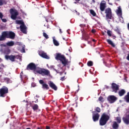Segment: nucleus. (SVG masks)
Listing matches in <instances>:
<instances>
[{"label":"nucleus","mask_w":129,"mask_h":129,"mask_svg":"<svg viewBox=\"0 0 129 129\" xmlns=\"http://www.w3.org/2000/svg\"><path fill=\"white\" fill-rule=\"evenodd\" d=\"M16 37V34L13 31H4L2 33L1 40L5 41L6 39H11L14 40Z\"/></svg>","instance_id":"1"},{"label":"nucleus","mask_w":129,"mask_h":129,"mask_svg":"<svg viewBox=\"0 0 129 129\" xmlns=\"http://www.w3.org/2000/svg\"><path fill=\"white\" fill-rule=\"evenodd\" d=\"M56 60H59L61 61L63 66H66L68 64V59H66V57L64 55H62L61 53H57L55 56Z\"/></svg>","instance_id":"2"},{"label":"nucleus","mask_w":129,"mask_h":129,"mask_svg":"<svg viewBox=\"0 0 129 129\" xmlns=\"http://www.w3.org/2000/svg\"><path fill=\"white\" fill-rule=\"evenodd\" d=\"M109 116L105 114V113H103L101 118L100 119L99 123L100 125H105L107 123V121L109 120Z\"/></svg>","instance_id":"3"},{"label":"nucleus","mask_w":129,"mask_h":129,"mask_svg":"<svg viewBox=\"0 0 129 129\" xmlns=\"http://www.w3.org/2000/svg\"><path fill=\"white\" fill-rule=\"evenodd\" d=\"M9 93V89L6 86H3L0 89V97H5L6 94Z\"/></svg>","instance_id":"4"},{"label":"nucleus","mask_w":129,"mask_h":129,"mask_svg":"<svg viewBox=\"0 0 129 129\" xmlns=\"http://www.w3.org/2000/svg\"><path fill=\"white\" fill-rule=\"evenodd\" d=\"M10 12L11 15V19L12 20H17V17L19 16V12H18V10L11 9H10Z\"/></svg>","instance_id":"5"},{"label":"nucleus","mask_w":129,"mask_h":129,"mask_svg":"<svg viewBox=\"0 0 129 129\" xmlns=\"http://www.w3.org/2000/svg\"><path fill=\"white\" fill-rule=\"evenodd\" d=\"M111 89L112 92L117 93V91L119 90V85L116 84L115 83H112L111 84Z\"/></svg>","instance_id":"6"},{"label":"nucleus","mask_w":129,"mask_h":129,"mask_svg":"<svg viewBox=\"0 0 129 129\" xmlns=\"http://www.w3.org/2000/svg\"><path fill=\"white\" fill-rule=\"evenodd\" d=\"M105 13L106 14V18L107 20H112V14L110 8L106 9L105 11Z\"/></svg>","instance_id":"7"},{"label":"nucleus","mask_w":129,"mask_h":129,"mask_svg":"<svg viewBox=\"0 0 129 129\" xmlns=\"http://www.w3.org/2000/svg\"><path fill=\"white\" fill-rule=\"evenodd\" d=\"M37 73H39V74H41L42 76H44L45 75H49L50 74V71H49L48 70H45V69H41L40 70H39L37 71Z\"/></svg>","instance_id":"8"},{"label":"nucleus","mask_w":129,"mask_h":129,"mask_svg":"<svg viewBox=\"0 0 129 129\" xmlns=\"http://www.w3.org/2000/svg\"><path fill=\"white\" fill-rule=\"evenodd\" d=\"M27 70H36L37 69V66L33 62H31L28 64L26 68Z\"/></svg>","instance_id":"9"},{"label":"nucleus","mask_w":129,"mask_h":129,"mask_svg":"<svg viewBox=\"0 0 129 129\" xmlns=\"http://www.w3.org/2000/svg\"><path fill=\"white\" fill-rule=\"evenodd\" d=\"M107 100L110 103H114L116 100H117V98L115 96L111 95L108 97Z\"/></svg>","instance_id":"10"},{"label":"nucleus","mask_w":129,"mask_h":129,"mask_svg":"<svg viewBox=\"0 0 129 129\" xmlns=\"http://www.w3.org/2000/svg\"><path fill=\"white\" fill-rule=\"evenodd\" d=\"M39 83L40 84H41L42 89H45L46 90H48L49 86L46 83H44L43 80H40Z\"/></svg>","instance_id":"11"},{"label":"nucleus","mask_w":129,"mask_h":129,"mask_svg":"<svg viewBox=\"0 0 129 129\" xmlns=\"http://www.w3.org/2000/svg\"><path fill=\"white\" fill-rule=\"evenodd\" d=\"M39 56L44 58V59H50V57L47 55V53L44 52V51H39L38 53Z\"/></svg>","instance_id":"12"},{"label":"nucleus","mask_w":129,"mask_h":129,"mask_svg":"<svg viewBox=\"0 0 129 129\" xmlns=\"http://www.w3.org/2000/svg\"><path fill=\"white\" fill-rule=\"evenodd\" d=\"M100 116V115L98 113H96L93 114L92 119L93 121H98V120L99 119V117Z\"/></svg>","instance_id":"13"},{"label":"nucleus","mask_w":129,"mask_h":129,"mask_svg":"<svg viewBox=\"0 0 129 129\" xmlns=\"http://www.w3.org/2000/svg\"><path fill=\"white\" fill-rule=\"evenodd\" d=\"M82 38L84 39L85 41H87L89 39V35L86 31H82Z\"/></svg>","instance_id":"14"},{"label":"nucleus","mask_w":129,"mask_h":129,"mask_svg":"<svg viewBox=\"0 0 129 129\" xmlns=\"http://www.w3.org/2000/svg\"><path fill=\"white\" fill-rule=\"evenodd\" d=\"M20 31L23 34H27V26L25 24H23L22 25H20Z\"/></svg>","instance_id":"15"},{"label":"nucleus","mask_w":129,"mask_h":129,"mask_svg":"<svg viewBox=\"0 0 129 129\" xmlns=\"http://www.w3.org/2000/svg\"><path fill=\"white\" fill-rule=\"evenodd\" d=\"M5 58L7 60H10L12 62H15V55H5Z\"/></svg>","instance_id":"16"},{"label":"nucleus","mask_w":129,"mask_h":129,"mask_svg":"<svg viewBox=\"0 0 129 129\" xmlns=\"http://www.w3.org/2000/svg\"><path fill=\"white\" fill-rule=\"evenodd\" d=\"M116 14L117 16L119 17V18H122V12L121 11V8L120 7H118L117 11Z\"/></svg>","instance_id":"17"},{"label":"nucleus","mask_w":129,"mask_h":129,"mask_svg":"<svg viewBox=\"0 0 129 129\" xmlns=\"http://www.w3.org/2000/svg\"><path fill=\"white\" fill-rule=\"evenodd\" d=\"M49 85L52 89H53L54 90H57V86H56V85L54 84L53 82L51 81L49 82Z\"/></svg>","instance_id":"18"},{"label":"nucleus","mask_w":129,"mask_h":129,"mask_svg":"<svg viewBox=\"0 0 129 129\" xmlns=\"http://www.w3.org/2000/svg\"><path fill=\"white\" fill-rule=\"evenodd\" d=\"M105 3H101L100 4V10L101 12H104L105 10V8H106Z\"/></svg>","instance_id":"19"},{"label":"nucleus","mask_w":129,"mask_h":129,"mask_svg":"<svg viewBox=\"0 0 129 129\" xmlns=\"http://www.w3.org/2000/svg\"><path fill=\"white\" fill-rule=\"evenodd\" d=\"M123 120L125 124H129V114L126 115V118H123Z\"/></svg>","instance_id":"20"},{"label":"nucleus","mask_w":129,"mask_h":129,"mask_svg":"<svg viewBox=\"0 0 129 129\" xmlns=\"http://www.w3.org/2000/svg\"><path fill=\"white\" fill-rule=\"evenodd\" d=\"M3 53L4 54H6L7 55H9V54L11 53V49H10L9 47H5L3 50Z\"/></svg>","instance_id":"21"},{"label":"nucleus","mask_w":129,"mask_h":129,"mask_svg":"<svg viewBox=\"0 0 129 129\" xmlns=\"http://www.w3.org/2000/svg\"><path fill=\"white\" fill-rule=\"evenodd\" d=\"M118 127H119V125H118V123H117L116 121L113 122L112 128L118 129Z\"/></svg>","instance_id":"22"},{"label":"nucleus","mask_w":129,"mask_h":129,"mask_svg":"<svg viewBox=\"0 0 129 129\" xmlns=\"http://www.w3.org/2000/svg\"><path fill=\"white\" fill-rule=\"evenodd\" d=\"M118 93L119 96H123L125 94V90L124 89H121L118 91Z\"/></svg>","instance_id":"23"},{"label":"nucleus","mask_w":129,"mask_h":129,"mask_svg":"<svg viewBox=\"0 0 129 129\" xmlns=\"http://www.w3.org/2000/svg\"><path fill=\"white\" fill-rule=\"evenodd\" d=\"M106 42H107L108 44L112 46V47L113 48L115 47V44H114V43H113L112 41H111L110 39H107Z\"/></svg>","instance_id":"24"},{"label":"nucleus","mask_w":129,"mask_h":129,"mask_svg":"<svg viewBox=\"0 0 129 129\" xmlns=\"http://www.w3.org/2000/svg\"><path fill=\"white\" fill-rule=\"evenodd\" d=\"M6 45L7 46H9V47H13V46L15 45V42L13 41L8 42L6 43Z\"/></svg>","instance_id":"25"},{"label":"nucleus","mask_w":129,"mask_h":129,"mask_svg":"<svg viewBox=\"0 0 129 129\" xmlns=\"http://www.w3.org/2000/svg\"><path fill=\"white\" fill-rule=\"evenodd\" d=\"M124 98L126 102H127L128 103H129V92L127 93V95H126L124 96Z\"/></svg>","instance_id":"26"},{"label":"nucleus","mask_w":129,"mask_h":129,"mask_svg":"<svg viewBox=\"0 0 129 129\" xmlns=\"http://www.w3.org/2000/svg\"><path fill=\"white\" fill-rule=\"evenodd\" d=\"M16 24H17V25H23L25 24L24 22L22 20H16Z\"/></svg>","instance_id":"27"},{"label":"nucleus","mask_w":129,"mask_h":129,"mask_svg":"<svg viewBox=\"0 0 129 129\" xmlns=\"http://www.w3.org/2000/svg\"><path fill=\"white\" fill-rule=\"evenodd\" d=\"M90 13L91 15H92L93 17H96V13H95L94 10L92 9L90 10Z\"/></svg>","instance_id":"28"},{"label":"nucleus","mask_w":129,"mask_h":129,"mask_svg":"<svg viewBox=\"0 0 129 129\" xmlns=\"http://www.w3.org/2000/svg\"><path fill=\"white\" fill-rule=\"evenodd\" d=\"M39 108V106L37 104H34L32 106V109L35 111V110H38Z\"/></svg>","instance_id":"29"},{"label":"nucleus","mask_w":129,"mask_h":129,"mask_svg":"<svg viewBox=\"0 0 129 129\" xmlns=\"http://www.w3.org/2000/svg\"><path fill=\"white\" fill-rule=\"evenodd\" d=\"M87 65L88 66H89V67H91L93 66V62H92V61L90 60L88 61Z\"/></svg>","instance_id":"30"},{"label":"nucleus","mask_w":129,"mask_h":129,"mask_svg":"<svg viewBox=\"0 0 129 129\" xmlns=\"http://www.w3.org/2000/svg\"><path fill=\"white\" fill-rule=\"evenodd\" d=\"M53 44L54 45H55V46H59V42L57 40H56V39H53Z\"/></svg>","instance_id":"31"},{"label":"nucleus","mask_w":129,"mask_h":129,"mask_svg":"<svg viewBox=\"0 0 129 129\" xmlns=\"http://www.w3.org/2000/svg\"><path fill=\"white\" fill-rule=\"evenodd\" d=\"M116 120L117 123H120V122H121V118H120V117H117Z\"/></svg>","instance_id":"32"},{"label":"nucleus","mask_w":129,"mask_h":129,"mask_svg":"<svg viewBox=\"0 0 129 129\" xmlns=\"http://www.w3.org/2000/svg\"><path fill=\"white\" fill-rule=\"evenodd\" d=\"M5 4H7L6 0H0V6H4Z\"/></svg>","instance_id":"33"},{"label":"nucleus","mask_w":129,"mask_h":129,"mask_svg":"<svg viewBox=\"0 0 129 129\" xmlns=\"http://www.w3.org/2000/svg\"><path fill=\"white\" fill-rule=\"evenodd\" d=\"M114 31L115 32H116L118 35H120V31H119V29H118V28L116 27V28L114 29Z\"/></svg>","instance_id":"34"},{"label":"nucleus","mask_w":129,"mask_h":129,"mask_svg":"<svg viewBox=\"0 0 129 129\" xmlns=\"http://www.w3.org/2000/svg\"><path fill=\"white\" fill-rule=\"evenodd\" d=\"M43 36L45 38V39H48L49 38V36L47 35V33L43 32Z\"/></svg>","instance_id":"35"},{"label":"nucleus","mask_w":129,"mask_h":129,"mask_svg":"<svg viewBox=\"0 0 129 129\" xmlns=\"http://www.w3.org/2000/svg\"><path fill=\"white\" fill-rule=\"evenodd\" d=\"M95 111H96L98 113L100 112V111H101V109H100V108L97 107L95 109Z\"/></svg>","instance_id":"36"},{"label":"nucleus","mask_w":129,"mask_h":129,"mask_svg":"<svg viewBox=\"0 0 129 129\" xmlns=\"http://www.w3.org/2000/svg\"><path fill=\"white\" fill-rule=\"evenodd\" d=\"M99 101H101V102H104V99H103V97L100 96L99 98Z\"/></svg>","instance_id":"37"},{"label":"nucleus","mask_w":129,"mask_h":129,"mask_svg":"<svg viewBox=\"0 0 129 129\" xmlns=\"http://www.w3.org/2000/svg\"><path fill=\"white\" fill-rule=\"evenodd\" d=\"M23 74L24 73H23V72H21L20 75V78L22 81H23V77H24Z\"/></svg>","instance_id":"38"},{"label":"nucleus","mask_w":129,"mask_h":129,"mask_svg":"<svg viewBox=\"0 0 129 129\" xmlns=\"http://www.w3.org/2000/svg\"><path fill=\"white\" fill-rule=\"evenodd\" d=\"M107 34L108 36H109V37H111V32L110 31V30H107Z\"/></svg>","instance_id":"39"},{"label":"nucleus","mask_w":129,"mask_h":129,"mask_svg":"<svg viewBox=\"0 0 129 129\" xmlns=\"http://www.w3.org/2000/svg\"><path fill=\"white\" fill-rule=\"evenodd\" d=\"M20 55H15V59H20Z\"/></svg>","instance_id":"40"},{"label":"nucleus","mask_w":129,"mask_h":129,"mask_svg":"<svg viewBox=\"0 0 129 129\" xmlns=\"http://www.w3.org/2000/svg\"><path fill=\"white\" fill-rule=\"evenodd\" d=\"M2 22H3V23H7V22H8V20H7V19H1Z\"/></svg>","instance_id":"41"},{"label":"nucleus","mask_w":129,"mask_h":129,"mask_svg":"<svg viewBox=\"0 0 129 129\" xmlns=\"http://www.w3.org/2000/svg\"><path fill=\"white\" fill-rule=\"evenodd\" d=\"M4 18V14H3V13L0 12V19L2 20V19Z\"/></svg>","instance_id":"42"},{"label":"nucleus","mask_w":129,"mask_h":129,"mask_svg":"<svg viewBox=\"0 0 129 129\" xmlns=\"http://www.w3.org/2000/svg\"><path fill=\"white\" fill-rule=\"evenodd\" d=\"M4 80H5V81H7V82H10V79L8 78H5Z\"/></svg>","instance_id":"43"},{"label":"nucleus","mask_w":129,"mask_h":129,"mask_svg":"<svg viewBox=\"0 0 129 129\" xmlns=\"http://www.w3.org/2000/svg\"><path fill=\"white\" fill-rule=\"evenodd\" d=\"M61 81H64L65 80V77H62L60 78Z\"/></svg>","instance_id":"44"},{"label":"nucleus","mask_w":129,"mask_h":129,"mask_svg":"<svg viewBox=\"0 0 129 129\" xmlns=\"http://www.w3.org/2000/svg\"><path fill=\"white\" fill-rule=\"evenodd\" d=\"M92 33H93V34H94V33L96 32V30H95V29H92L91 31Z\"/></svg>","instance_id":"45"},{"label":"nucleus","mask_w":129,"mask_h":129,"mask_svg":"<svg viewBox=\"0 0 129 129\" xmlns=\"http://www.w3.org/2000/svg\"><path fill=\"white\" fill-rule=\"evenodd\" d=\"M53 70L54 71H55V72H56V73H59V72H58V71L57 70H56V69H53Z\"/></svg>","instance_id":"46"},{"label":"nucleus","mask_w":129,"mask_h":129,"mask_svg":"<svg viewBox=\"0 0 129 129\" xmlns=\"http://www.w3.org/2000/svg\"><path fill=\"white\" fill-rule=\"evenodd\" d=\"M126 59H127V60H128V61H129V54H128V55L127 56Z\"/></svg>","instance_id":"47"},{"label":"nucleus","mask_w":129,"mask_h":129,"mask_svg":"<svg viewBox=\"0 0 129 129\" xmlns=\"http://www.w3.org/2000/svg\"><path fill=\"white\" fill-rule=\"evenodd\" d=\"M0 27H1V29H5V27L4 26H1Z\"/></svg>","instance_id":"48"},{"label":"nucleus","mask_w":129,"mask_h":129,"mask_svg":"<svg viewBox=\"0 0 129 129\" xmlns=\"http://www.w3.org/2000/svg\"><path fill=\"white\" fill-rule=\"evenodd\" d=\"M46 129H50V126H46Z\"/></svg>","instance_id":"49"},{"label":"nucleus","mask_w":129,"mask_h":129,"mask_svg":"<svg viewBox=\"0 0 129 129\" xmlns=\"http://www.w3.org/2000/svg\"><path fill=\"white\" fill-rule=\"evenodd\" d=\"M22 50H23V51H22L23 53H25V48H23Z\"/></svg>","instance_id":"50"},{"label":"nucleus","mask_w":129,"mask_h":129,"mask_svg":"<svg viewBox=\"0 0 129 129\" xmlns=\"http://www.w3.org/2000/svg\"><path fill=\"white\" fill-rule=\"evenodd\" d=\"M59 32L60 34H62V30H61V29H59Z\"/></svg>","instance_id":"51"},{"label":"nucleus","mask_w":129,"mask_h":129,"mask_svg":"<svg viewBox=\"0 0 129 129\" xmlns=\"http://www.w3.org/2000/svg\"><path fill=\"white\" fill-rule=\"evenodd\" d=\"M35 103H38V99H36V100L35 101Z\"/></svg>","instance_id":"52"},{"label":"nucleus","mask_w":129,"mask_h":129,"mask_svg":"<svg viewBox=\"0 0 129 129\" xmlns=\"http://www.w3.org/2000/svg\"><path fill=\"white\" fill-rule=\"evenodd\" d=\"M0 41H4V40H2V35L0 36Z\"/></svg>","instance_id":"53"},{"label":"nucleus","mask_w":129,"mask_h":129,"mask_svg":"<svg viewBox=\"0 0 129 129\" xmlns=\"http://www.w3.org/2000/svg\"><path fill=\"white\" fill-rule=\"evenodd\" d=\"M26 102H27V104H26V105H27V106H28V105H29V103L28 102V101H26Z\"/></svg>","instance_id":"54"},{"label":"nucleus","mask_w":129,"mask_h":129,"mask_svg":"<svg viewBox=\"0 0 129 129\" xmlns=\"http://www.w3.org/2000/svg\"><path fill=\"white\" fill-rule=\"evenodd\" d=\"M113 38H114V39H115V38H116V37L115 36H112Z\"/></svg>","instance_id":"55"},{"label":"nucleus","mask_w":129,"mask_h":129,"mask_svg":"<svg viewBox=\"0 0 129 129\" xmlns=\"http://www.w3.org/2000/svg\"><path fill=\"white\" fill-rule=\"evenodd\" d=\"M3 61V60L2 59V58H0V63H1V62Z\"/></svg>","instance_id":"56"},{"label":"nucleus","mask_w":129,"mask_h":129,"mask_svg":"<svg viewBox=\"0 0 129 129\" xmlns=\"http://www.w3.org/2000/svg\"><path fill=\"white\" fill-rule=\"evenodd\" d=\"M92 41H93V42H96L95 39H93Z\"/></svg>","instance_id":"57"},{"label":"nucleus","mask_w":129,"mask_h":129,"mask_svg":"<svg viewBox=\"0 0 129 129\" xmlns=\"http://www.w3.org/2000/svg\"><path fill=\"white\" fill-rule=\"evenodd\" d=\"M92 2H93V3H94H94H95V0H92Z\"/></svg>","instance_id":"58"},{"label":"nucleus","mask_w":129,"mask_h":129,"mask_svg":"<svg viewBox=\"0 0 129 129\" xmlns=\"http://www.w3.org/2000/svg\"><path fill=\"white\" fill-rule=\"evenodd\" d=\"M76 2H80V0H75Z\"/></svg>","instance_id":"59"},{"label":"nucleus","mask_w":129,"mask_h":129,"mask_svg":"<svg viewBox=\"0 0 129 129\" xmlns=\"http://www.w3.org/2000/svg\"><path fill=\"white\" fill-rule=\"evenodd\" d=\"M54 66H52V68H54Z\"/></svg>","instance_id":"60"},{"label":"nucleus","mask_w":129,"mask_h":129,"mask_svg":"<svg viewBox=\"0 0 129 129\" xmlns=\"http://www.w3.org/2000/svg\"><path fill=\"white\" fill-rule=\"evenodd\" d=\"M46 21L47 22V23H48V20H46Z\"/></svg>","instance_id":"61"},{"label":"nucleus","mask_w":129,"mask_h":129,"mask_svg":"<svg viewBox=\"0 0 129 129\" xmlns=\"http://www.w3.org/2000/svg\"><path fill=\"white\" fill-rule=\"evenodd\" d=\"M67 32L68 33V34H70L69 32H68V30H67Z\"/></svg>","instance_id":"62"},{"label":"nucleus","mask_w":129,"mask_h":129,"mask_svg":"<svg viewBox=\"0 0 129 129\" xmlns=\"http://www.w3.org/2000/svg\"><path fill=\"white\" fill-rule=\"evenodd\" d=\"M26 129H31V128H27Z\"/></svg>","instance_id":"63"},{"label":"nucleus","mask_w":129,"mask_h":129,"mask_svg":"<svg viewBox=\"0 0 129 129\" xmlns=\"http://www.w3.org/2000/svg\"><path fill=\"white\" fill-rule=\"evenodd\" d=\"M37 129H41L40 127H38Z\"/></svg>","instance_id":"64"}]
</instances>
